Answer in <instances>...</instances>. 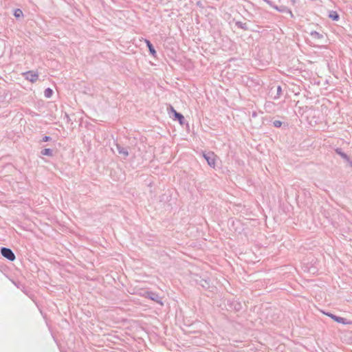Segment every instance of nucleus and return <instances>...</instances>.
Segmentation results:
<instances>
[{
	"instance_id": "obj_6",
	"label": "nucleus",
	"mask_w": 352,
	"mask_h": 352,
	"mask_svg": "<svg viewBox=\"0 0 352 352\" xmlns=\"http://www.w3.org/2000/svg\"><path fill=\"white\" fill-rule=\"evenodd\" d=\"M26 80H30L32 82H34L38 79V74L33 72L32 71H29L23 74Z\"/></svg>"
},
{
	"instance_id": "obj_8",
	"label": "nucleus",
	"mask_w": 352,
	"mask_h": 352,
	"mask_svg": "<svg viewBox=\"0 0 352 352\" xmlns=\"http://www.w3.org/2000/svg\"><path fill=\"white\" fill-rule=\"evenodd\" d=\"M275 8L280 12H288L292 16H293L292 11L286 6H280V8L276 7Z\"/></svg>"
},
{
	"instance_id": "obj_11",
	"label": "nucleus",
	"mask_w": 352,
	"mask_h": 352,
	"mask_svg": "<svg viewBox=\"0 0 352 352\" xmlns=\"http://www.w3.org/2000/svg\"><path fill=\"white\" fill-rule=\"evenodd\" d=\"M53 94V90L50 88H47L45 91H44V96L47 98H50L52 97Z\"/></svg>"
},
{
	"instance_id": "obj_15",
	"label": "nucleus",
	"mask_w": 352,
	"mask_h": 352,
	"mask_svg": "<svg viewBox=\"0 0 352 352\" xmlns=\"http://www.w3.org/2000/svg\"><path fill=\"white\" fill-rule=\"evenodd\" d=\"M336 153L340 155L344 159H348V156L346 154L343 153L340 148H337L336 150Z\"/></svg>"
},
{
	"instance_id": "obj_18",
	"label": "nucleus",
	"mask_w": 352,
	"mask_h": 352,
	"mask_svg": "<svg viewBox=\"0 0 352 352\" xmlns=\"http://www.w3.org/2000/svg\"><path fill=\"white\" fill-rule=\"evenodd\" d=\"M282 89L280 86H278L277 87V96L274 97V98H278L281 94Z\"/></svg>"
},
{
	"instance_id": "obj_17",
	"label": "nucleus",
	"mask_w": 352,
	"mask_h": 352,
	"mask_svg": "<svg viewBox=\"0 0 352 352\" xmlns=\"http://www.w3.org/2000/svg\"><path fill=\"white\" fill-rule=\"evenodd\" d=\"M273 124L275 127H280L282 125V122L280 120H275L274 121Z\"/></svg>"
},
{
	"instance_id": "obj_9",
	"label": "nucleus",
	"mask_w": 352,
	"mask_h": 352,
	"mask_svg": "<svg viewBox=\"0 0 352 352\" xmlns=\"http://www.w3.org/2000/svg\"><path fill=\"white\" fill-rule=\"evenodd\" d=\"M146 43L147 47H148L150 53L153 56H155L156 54V51L155 50V49H154L153 45L151 44V43L149 41H148V40H146Z\"/></svg>"
},
{
	"instance_id": "obj_20",
	"label": "nucleus",
	"mask_w": 352,
	"mask_h": 352,
	"mask_svg": "<svg viewBox=\"0 0 352 352\" xmlns=\"http://www.w3.org/2000/svg\"><path fill=\"white\" fill-rule=\"evenodd\" d=\"M204 282H205V283H206V285H208V283H207V281H206V280H205Z\"/></svg>"
},
{
	"instance_id": "obj_16",
	"label": "nucleus",
	"mask_w": 352,
	"mask_h": 352,
	"mask_svg": "<svg viewBox=\"0 0 352 352\" xmlns=\"http://www.w3.org/2000/svg\"><path fill=\"white\" fill-rule=\"evenodd\" d=\"M311 35L314 37V38H320L322 37V35L319 34L318 32H316V31H314V32H311Z\"/></svg>"
},
{
	"instance_id": "obj_1",
	"label": "nucleus",
	"mask_w": 352,
	"mask_h": 352,
	"mask_svg": "<svg viewBox=\"0 0 352 352\" xmlns=\"http://www.w3.org/2000/svg\"><path fill=\"white\" fill-rule=\"evenodd\" d=\"M204 157L208 162V164L211 167L215 166L216 163V155L213 152H208L206 153H203Z\"/></svg>"
},
{
	"instance_id": "obj_5",
	"label": "nucleus",
	"mask_w": 352,
	"mask_h": 352,
	"mask_svg": "<svg viewBox=\"0 0 352 352\" xmlns=\"http://www.w3.org/2000/svg\"><path fill=\"white\" fill-rule=\"evenodd\" d=\"M146 297L150 298L151 300L160 304L163 305L162 302L161 297L159 296V295L156 293L152 292H146Z\"/></svg>"
},
{
	"instance_id": "obj_13",
	"label": "nucleus",
	"mask_w": 352,
	"mask_h": 352,
	"mask_svg": "<svg viewBox=\"0 0 352 352\" xmlns=\"http://www.w3.org/2000/svg\"><path fill=\"white\" fill-rule=\"evenodd\" d=\"M14 16H15L16 19H18V18H20V17L23 16V12H22V10H20V9H16V10H14Z\"/></svg>"
},
{
	"instance_id": "obj_10",
	"label": "nucleus",
	"mask_w": 352,
	"mask_h": 352,
	"mask_svg": "<svg viewBox=\"0 0 352 352\" xmlns=\"http://www.w3.org/2000/svg\"><path fill=\"white\" fill-rule=\"evenodd\" d=\"M329 17L333 21H338L339 19V15L336 11H331L329 14Z\"/></svg>"
},
{
	"instance_id": "obj_19",
	"label": "nucleus",
	"mask_w": 352,
	"mask_h": 352,
	"mask_svg": "<svg viewBox=\"0 0 352 352\" xmlns=\"http://www.w3.org/2000/svg\"><path fill=\"white\" fill-rule=\"evenodd\" d=\"M50 140H51V138L50 136H44L43 138L42 141L43 142H47V141H50Z\"/></svg>"
},
{
	"instance_id": "obj_4",
	"label": "nucleus",
	"mask_w": 352,
	"mask_h": 352,
	"mask_svg": "<svg viewBox=\"0 0 352 352\" xmlns=\"http://www.w3.org/2000/svg\"><path fill=\"white\" fill-rule=\"evenodd\" d=\"M115 145L118 154L122 156L124 159H126L129 155L128 148L124 147L118 143H116Z\"/></svg>"
},
{
	"instance_id": "obj_12",
	"label": "nucleus",
	"mask_w": 352,
	"mask_h": 352,
	"mask_svg": "<svg viewBox=\"0 0 352 352\" xmlns=\"http://www.w3.org/2000/svg\"><path fill=\"white\" fill-rule=\"evenodd\" d=\"M41 154L43 155L52 156V150L50 148H45L41 151Z\"/></svg>"
},
{
	"instance_id": "obj_7",
	"label": "nucleus",
	"mask_w": 352,
	"mask_h": 352,
	"mask_svg": "<svg viewBox=\"0 0 352 352\" xmlns=\"http://www.w3.org/2000/svg\"><path fill=\"white\" fill-rule=\"evenodd\" d=\"M326 315L329 316L331 318H332L333 320L336 321L338 323L344 324H349V322L346 321V320L344 318L337 316L333 315L330 313H327V314H326Z\"/></svg>"
},
{
	"instance_id": "obj_3",
	"label": "nucleus",
	"mask_w": 352,
	"mask_h": 352,
	"mask_svg": "<svg viewBox=\"0 0 352 352\" xmlns=\"http://www.w3.org/2000/svg\"><path fill=\"white\" fill-rule=\"evenodd\" d=\"M167 111H168L169 113H173L175 118L178 120L181 124H183L184 120V117L183 116V115L177 112L176 110L171 105H169L167 107Z\"/></svg>"
},
{
	"instance_id": "obj_2",
	"label": "nucleus",
	"mask_w": 352,
	"mask_h": 352,
	"mask_svg": "<svg viewBox=\"0 0 352 352\" xmlns=\"http://www.w3.org/2000/svg\"><path fill=\"white\" fill-rule=\"evenodd\" d=\"M1 253L2 256L10 261L15 260L16 257L12 250L8 248H1Z\"/></svg>"
},
{
	"instance_id": "obj_14",
	"label": "nucleus",
	"mask_w": 352,
	"mask_h": 352,
	"mask_svg": "<svg viewBox=\"0 0 352 352\" xmlns=\"http://www.w3.org/2000/svg\"><path fill=\"white\" fill-rule=\"evenodd\" d=\"M236 25L237 27L243 29V30H248L247 24L242 23L241 21H238L236 23Z\"/></svg>"
}]
</instances>
